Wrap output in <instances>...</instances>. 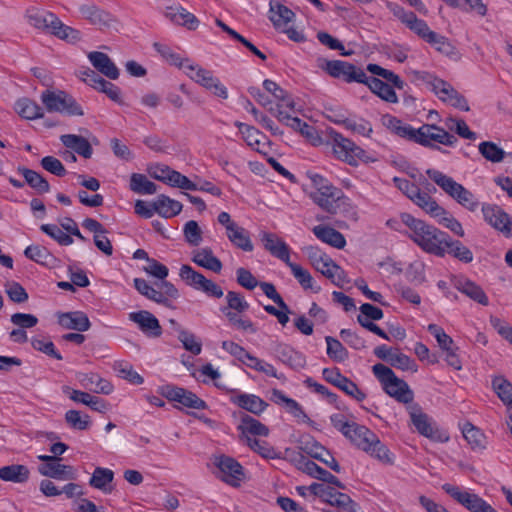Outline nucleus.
I'll return each instance as SVG.
<instances>
[{
  "instance_id": "nucleus-26",
  "label": "nucleus",
  "mask_w": 512,
  "mask_h": 512,
  "mask_svg": "<svg viewBox=\"0 0 512 512\" xmlns=\"http://www.w3.org/2000/svg\"><path fill=\"white\" fill-rule=\"evenodd\" d=\"M362 83L367 85L371 92H373L382 100L388 103L398 102V96L394 91L395 87L390 86L388 83L383 82L379 78L374 76H367L365 74V79H363Z\"/></svg>"
},
{
  "instance_id": "nucleus-49",
  "label": "nucleus",
  "mask_w": 512,
  "mask_h": 512,
  "mask_svg": "<svg viewBox=\"0 0 512 512\" xmlns=\"http://www.w3.org/2000/svg\"><path fill=\"white\" fill-rule=\"evenodd\" d=\"M386 126L400 137L415 141L416 130L412 126L404 124L396 117L388 116L385 118Z\"/></svg>"
},
{
  "instance_id": "nucleus-9",
  "label": "nucleus",
  "mask_w": 512,
  "mask_h": 512,
  "mask_svg": "<svg viewBox=\"0 0 512 512\" xmlns=\"http://www.w3.org/2000/svg\"><path fill=\"white\" fill-rule=\"evenodd\" d=\"M457 138L447 130L434 124H424L416 130V143L429 148L438 149L445 153L438 144L453 147L457 143Z\"/></svg>"
},
{
  "instance_id": "nucleus-19",
  "label": "nucleus",
  "mask_w": 512,
  "mask_h": 512,
  "mask_svg": "<svg viewBox=\"0 0 512 512\" xmlns=\"http://www.w3.org/2000/svg\"><path fill=\"white\" fill-rule=\"evenodd\" d=\"M417 79H420L430 85L432 91L438 96V98L447 102L457 90L447 81L436 77L433 74L424 71L414 72Z\"/></svg>"
},
{
  "instance_id": "nucleus-42",
  "label": "nucleus",
  "mask_w": 512,
  "mask_h": 512,
  "mask_svg": "<svg viewBox=\"0 0 512 512\" xmlns=\"http://www.w3.org/2000/svg\"><path fill=\"white\" fill-rule=\"evenodd\" d=\"M456 288L467 297L478 302L481 305H488L489 300L483 289L470 280H458Z\"/></svg>"
},
{
  "instance_id": "nucleus-15",
  "label": "nucleus",
  "mask_w": 512,
  "mask_h": 512,
  "mask_svg": "<svg viewBox=\"0 0 512 512\" xmlns=\"http://www.w3.org/2000/svg\"><path fill=\"white\" fill-rule=\"evenodd\" d=\"M161 394L169 401L178 402L187 408L196 410H204L207 408V404L204 400L199 398L195 393L182 387L165 385L161 387Z\"/></svg>"
},
{
  "instance_id": "nucleus-41",
  "label": "nucleus",
  "mask_w": 512,
  "mask_h": 512,
  "mask_svg": "<svg viewBox=\"0 0 512 512\" xmlns=\"http://www.w3.org/2000/svg\"><path fill=\"white\" fill-rule=\"evenodd\" d=\"M29 24L37 29H51L56 15L36 8L28 9L26 13Z\"/></svg>"
},
{
  "instance_id": "nucleus-62",
  "label": "nucleus",
  "mask_w": 512,
  "mask_h": 512,
  "mask_svg": "<svg viewBox=\"0 0 512 512\" xmlns=\"http://www.w3.org/2000/svg\"><path fill=\"white\" fill-rule=\"evenodd\" d=\"M428 331L431 335H433L439 347L443 351H450V349H453L455 347L453 339L445 333L442 327L436 325V324H429L428 325Z\"/></svg>"
},
{
  "instance_id": "nucleus-58",
  "label": "nucleus",
  "mask_w": 512,
  "mask_h": 512,
  "mask_svg": "<svg viewBox=\"0 0 512 512\" xmlns=\"http://www.w3.org/2000/svg\"><path fill=\"white\" fill-rule=\"evenodd\" d=\"M114 370L117 372L118 376L128 380L130 383L139 385L142 384L144 379L140 376L127 362H116L114 364Z\"/></svg>"
},
{
  "instance_id": "nucleus-27",
  "label": "nucleus",
  "mask_w": 512,
  "mask_h": 512,
  "mask_svg": "<svg viewBox=\"0 0 512 512\" xmlns=\"http://www.w3.org/2000/svg\"><path fill=\"white\" fill-rule=\"evenodd\" d=\"M60 141L66 148L85 159L91 158L93 154L91 142L81 135L64 134L60 136Z\"/></svg>"
},
{
  "instance_id": "nucleus-51",
  "label": "nucleus",
  "mask_w": 512,
  "mask_h": 512,
  "mask_svg": "<svg viewBox=\"0 0 512 512\" xmlns=\"http://www.w3.org/2000/svg\"><path fill=\"white\" fill-rule=\"evenodd\" d=\"M65 421L71 429L88 430L91 426V419L87 414L78 410H68L65 413Z\"/></svg>"
},
{
  "instance_id": "nucleus-30",
  "label": "nucleus",
  "mask_w": 512,
  "mask_h": 512,
  "mask_svg": "<svg viewBox=\"0 0 512 512\" xmlns=\"http://www.w3.org/2000/svg\"><path fill=\"white\" fill-rule=\"evenodd\" d=\"M192 261L198 266L214 273H220L222 270L221 261L214 256L211 248L209 247L192 251Z\"/></svg>"
},
{
  "instance_id": "nucleus-59",
  "label": "nucleus",
  "mask_w": 512,
  "mask_h": 512,
  "mask_svg": "<svg viewBox=\"0 0 512 512\" xmlns=\"http://www.w3.org/2000/svg\"><path fill=\"white\" fill-rule=\"evenodd\" d=\"M492 385L503 403L512 405V384L500 376L493 379Z\"/></svg>"
},
{
  "instance_id": "nucleus-16",
  "label": "nucleus",
  "mask_w": 512,
  "mask_h": 512,
  "mask_svg": "<svg viewBox=\"0 0 512 512\" xmlns=\"http://www.w3.org/2000/svg\"><path fill=\"white\" fill-rule=\"evenodd\" d=\"M391 12L396 16L402 23H404L410 30L416 33L423 40L428 38V34L432 32L427 23L417 18V16L411 11H405L402 7L396 4L388 5Z\"/></svg>"
},
{
  "instance_id": "nucleus-31",
  "label": "nucleus",
  "mask_w": 512,
  "mask_h": 512,
  "mask_svg": "<svg viewBox=\"0 0 512 512\" xmlns=\"http://www.w3.org/2000/svg\"><path fill=\"white\" fill-rule=\"evenodd\" d=\"M165 15L173 23L184 26L189 30H195L199 25L196 16L180 6L168 7Z\"/></svg>"
},
{
  "instance_id": "nucleus-21",
  "label": "nucleus",
  "mask_w": 512,
  "mask_h": 512,
  "mask_svg": "<svg viewBox=\"0 0 512 512\" xmlns=\"http://www.w3.org/2000/svg\"><path fill=\"white\" fill-rule=\"evenodd\" d=\"M230 401L255 415H260L268 407V403L255 394L237 393L230 397Z\"/></svg>"
},
{
  "instance_id": "nucleus-38",
  "label": "nucleus",
  "mask_w": 512,
  "mask_h": 512,
  "mask_svg": "<svg viewBox=\"0 0 512 512\" xmlns=\"http://www.w3.org/2000/svg\"><path fill=\"white\" fill-rule=\"evenodd\" d=\"M14 109L24 119L34 120L43 117V109L33 100L27 97L18 99Z\"/></svg>"
},
{
  "instance_id": "nucleus-55",
  "label": "nucleus",
  "mask_w": 512,
  "mask_h": 512,
  "mask_svg": "<svg viewBox=\"0 0 512 512\" xmlns=\"http://www.w3.org/2000/svg\"><path fill=\"white\" fill-rule=\"evenodd\" d=\"M325 341L327 344V355L329 358L336 362H343L347 359L348 351L339 340L331 336H326Z\"/></svg>"
},
{
  "instance_id": "nucleus-33",
  "label": "nucleus",
  "mask_w": 512,
  "mask_h": 512,
  "mask_svg": "<svg viewBox=\"0 0 512 512\" xmlns=\"http://www.w3.org/2000/svg\"><path fill=\"white\" fill-rule=\"evenodd\" d=\"M275 354L282 363L293 369H300L305 365V357L288 345H278Z\"/></svg>"
},
{
  "instance_id": "nucleus-48",
  "label": "nucleus",
  "mask_w": 512,
  "mask_h": 512,
  "mask_svg": "<svg viewBox=\"0 0 512 512\" xmlns=\"http://www.w3.org/2000/svg\"><path fill=\"white\" fill-rule=\"evenodd\" d=\"M444 250L445 255L450 254L464 263H470L473 260V253L471 250L464 246L460 241L453 240L450 236H448L447 245L444 246Z\"/></svg>"
},
{
  "instance_id": "nucleus-29",
  "label": "nucleus",
  "mask_w": 512,
  "mask_h": 512,
  "mask_svg": "<svg viewBox=\"0 0 512 512\" xmlns=\"http://www.w3.org/2000/svg\"><path fill=\"white\" fill-rule=\"evenodd\" d=\"M59 324L65 329L87 331L91 324L87 315L81 311L62 313L58 317Z\"/></svg>"
},
{
  "instance_id": "nucleus-34",
  "label": "nucleus",
  "mask_w": 512,
  "mask_h": 512,
  "mask_svg": "<svg viewBox=\"0 0 512 512\" xmlns=\"http://www.w3.org/2000/svg\"><path fill=\"white\" fill-rule=\"evenodd\" d=\"M363 451L384 465H392L394 463V455L388 447L380 441L377 435L374 436L373 441L368 443Z\"/></svg>"
},
{
  "instance_id": "nucleus-50",
  "label": "nucleus",
  "mask_w": 512,
  "mask_h": 512,
  "mask_svg": "<svg viewBox=\"0 0 512 512\" xmlns=\"http://www.w3.org/2000/svg\"><path fill=\"white\" fill-rule=\"evenodd\" d=\"M479 153L492 163L502 162L505 158V151L496 143L491 141H483L478 146Z\"/></svg>"
},
{
  "instance_id": "nucleus-17",
  "label": "nucleus",
  "mask_w": 512,
  "mask_h": 512,
  "mask_svg": "<svg viewBox=\"0 0 512 512\" xmlns=\"http://www.w3.org/2000/svg\"><path fill=\"white\" fill-rule=\"evenodd\" d=\"M79 13L91 25L99 28L109 27L115 22V17L107 10L94 3H85L79 6Z\"/></svg>"
},
{
  "instance_id": "nucleus-56",
  "label": "nucleus",
  "mask_w": 512,
  "mask_h": 512,
  "mask_svg": "<svg viewBox=\"0 0 512 512\" xmlns=\"http://www.w3.org/2000/svg\"><path fill=\"white\" fill-rule=\"evenodd\" d=\"M158 293L162 295L165 302H158L168 308H174L173 301L179 297L178 289L165 279L157 285Z\"/></svg>"
},
{
  "instance_id": "nucleus-40",
  "label": "nucleus",
  "mask_w": 512,
  "mask_h": 512,
  "mask_svg": "<svg viewBox=\"0 0 512 512\" xmlns=\"http://www.w3.org/2000/svg\"><path fill=\"white\" fill-rule=\"evenodd\" d=\"M226 235L229 241L235 247L246 252H251L253 250L254 247L250 238V234L242 226H239L238 224L235 225L233 228L226 232Z\"/></svg>"
},
{
  "instance_id": "nucleus-37",
  "label": "nucleus",
  "mask_w": 512,
  "mask_h": 512,
  "mask_svg": "<svg viewBox=\"0 0 512 512\" xmlns=\"http://www.w3.org/2000/svg\"><path fill=\"white\" fill-rule=\"evenodd\" d=\"M183 205L166 195H159L154 201V210L164 218H171L182 211Z\"/></svg>"
},
{
  "instance_id": "nucleus-60",
  "label": "nucleus",
  "mask_w": 512,
  "mask_h": 512,
  "mask_svg": "<svg viewBox=\"0 0 512 512\" xmlns=\"http://www.w3.org/2000/svg\"><path fill=\"white\" fill-rule=\"evenodd\" d=\"M445 125L449 130H454L460 137L468 140H475L476 133L471 131L463 119L447 118Z\"/></svg>"
},
{
  "instance_id": "nucleus-64",
  "label": "nucleus",
  "mask_w": 512,
  "mask_h": 512,
  "mask_svg": "<svg viewBox=\"0 0 512 512\" xmlns=\"http://www.w3.org/2000/svg\"><path fill=\"white\" fill-rule=\"evenodd\" d=\"M178 339L183 344V347L193 355H199L201 353L202 343L193 333L186 330H180Z\"/></svg>"
},
{
  "instance_id": "nucleus-32",
  "label": "nucleus",
  "mask_w": 512,
  "mask_h": 512,
  "mask_svg": "<svg viewBox=\"0 0 512 512\" xmlns=\"http://www.w3.org/2000/svg\"><path fill=\"white\" fill-rule=\"evenodd\" d=\"M312 231L320 241L334 248L342 249L346 245V240L343 234L332 227L317 225Z\"/></svg>"
},
{
  "instance_id": "nucleus-3",
  "label": "nucleus",
  "mask_w": 512,
  "mask_h": 512,
  "mask_svg": "<svg viewBox=\"0 0 512 512\" xmlns=\"http://www.w3.org/2000/svg\"><path fill=\"white\" fill-rule=\"evenodd\" d=\"M314 190L309 196L313 202L322 210L335 214L338 208V202L345 198L341 189L335 187L328 179L320 174H311L309 176Z\"/></svg>"
},
{
  "instance_id": "nucleus-46",
  "label": "nucleus",
  "mask_w": 512,
  "mask_h": 512,
  "mask_svg": "<svg viewBox=\"0 0 512 512\" xmlns=\"http://www.w3.org/2000/svg\"><path fill=\"white\" fill-rule=\"evenodd\" d=\"M130 189L141 195H153L157 192V186L146 175L133 173L130 178Z\"/></svg>"
},
{
  "instance_id": "nucleus-36",
  "label": "nucleus",
  "mask_w": 512,
  "mask_h": 512,
  "mask_svg": "<svg viewBox=\"0 0 512 512\" xmlns=\"http://www.w3.org/2000/svg\"><path fill=\"white\" fill-rule=\"evenodd\" d=\"M30 477L27 466L12 464L0 468V479L6 482L25 483Z\"/></svg>"
},
{
  "instance_id": "nucleus-54",
  "label": "nucleus",
  "mask_w": 512,
  "mask_h": 512,
  "mask_svg": "<svg viewBox=\"0 0 512 512\" xmlns=\"http://www.w3.org/2000/svg\"><path fill=\"white\" fill-rule=\"evenodd\" d=\"M42 232L54 239L59 245L69 246L73 243V238L66 231L64 232L55 224H42L40 226Z\"/></svg>"
},
{
  "instance_id": "nucleus-63",
  "label": "nucleus",
  "mask_w": 512,
  "mask_h": 512,
  "mask_svg": "<svg viewBox=\"0 0 512 512\" xmlns=\"http://www.w3.org/2000/svg\"><path fill=\"white\" fill-rule=\"evenodd\" d=\"M235 125L239 129V132L242 134L243 139L249 146L255 148L260 144V137L262 136V134L258 129L241 122H236Z\"/></svg>"
},
{
  "instance_id": "nucleus-22",
  "label": "nucleus",
  "mask_w": 512,
  "mask_h": 512,
  "mask_svg": "<svg viewBox=\"0 0 512 512\" xmlns=\"http://www.w3.org/2000/svg\"><path fill=\"white\" fill-rule=\"evenodd\" d=\"M268 18L276 30H281L294 20L295 13L278 1L271 0Z\"/></svg>"
},
{
  "instance_id": "nucleus-14",
  "label": "nucleus",
  "mask_w": 512,
  "mask_h": 512,
  "mask_svg": "<svg viewBox=\"0 0 512 512\" xmlns=\"http://www.w3.org/2000/svg\"><path fill=\"white\" fill-rule=\"evenodd\" d=\"M322 68L334 78H342L348 83H362L365 79V72L355 65L341 60L325 61Z\"/></svg>"
},
{
  "instance_id": "nucleus-23",
  "label": "nucleus",
  "mask_w": 512,
  "mask_h": 512,
  "mask_svg": "<svg viewBox=\"0 0 512 512\" xmlns=\"http://www.w3.org/2000/svg\"><path fill=\"white\" fill-rule=\"evenodd\" d=\"M88 59L93 67L107 78L116 80L119 77V69L107 54L93 51L88 54Z\"/></svg>"
},
{
  "instance_id": "nucleus-18",
  "label": "nucleus",
  "mask_w": 512,
  "mask_h": 512,
  "mask_svg": "<svg viewBox=\"0 0 512 512\" xmlns=\"http://www.w3.org/2000/svg\"><path fill=\"white\" fill-rule=\"evenodd\" d=\"M129 319L136 323L147 337L158 338L162 335V327L159 320L147 310L132 312L129 314Z\"/></svg>"
},
{
  "instance_id": "nucleus-12",
  "label": "nucleus",
  "mask_w": 512,
  "mask_h": 512,
  "mask_svg": "<svg viewBox=\"0 0 512 512\" xmlns=\"http://www.w3.org/2000/svg\"><path fill=\"white\" fill-rule=\"evenodd\" d=\"M213 463L219 471L217 474L219 479L234 487L240 485L244 471L236 459L226 455H216L213 458Z\"/></svg>"
},
{
  "instance_id": "nucleus-57",
  "label": "nucleus",
  "mask_w": 512,
  "mask_h": 512,
  "mask_svg": "<svg viewBox=\"0 0 512 512\" xmlns=\"http://www.w3.org/2000/svg\"><path fill=\"white\" fill-rule=\"evenodd\" d=\"M223 312H224L225 316L227 317L228 321L230 322V324L234 328L244 331V332H249L252 334L256 333L257 329H256L254 323L250 319L243 318V317L239 316L238 313H236V312L226 311V309H223Z\"/></svg>"
},
{
  "instance_id": "nucleus-35",
  "label": "nucleus",
  "mask_w": 512,
  "mask_h": 512,
  "mask_svg": "<svg viewBox=\"0 0 512 512\" xmlns=\"http://www.w3.org/2000/svg\"><path fill=\"white\" fill-rule=\"evenodd\" d=\"M81 385L94 392L108 395L113 391V385L96 373H88L80 378Z\"/></svg>"
},
{
  "instance_id": "nucleus-10",
  "label": "nucleus",
  "mask_w": 512,
  "mask_h": 512,
  "mask_svg": "<svg viewBox=\"0 0 512 512\" xmlns=\"http://www.w3.org/2000/svg\"><path fill=\"white\" fill-rule=\"evenodd\" d=\"M179 277L187 285L197 291L205 293L209 297L221 298L223 296L222 288L207 279L203 274L193 269L190 265L184 264L180 267Z\"/></svg>"
},
{
  "instance_id": "nucleus-52",
  "label": "nucleus",
  "mask_w": 512,
  "mask_h": 512,
  "mask_svg": "<svg viewBox=\"0 0 512 512\" xmlns=\"http://www.w3.org/2000/svg\"><path fill=\"white\" fill-rule=\"evenodd\" d=\"M367 70L376 76H380L385 79L387 82L391 83L393 87L402 90L405 86L404 81L393 71L385 69L377 64H368Z\"/></svg>"
},
{
  "instance_id": "nucleus-45",
  "label": "nucleus",
  "mask_w": 512,
  "mask_h": 512,
  "mask_svg": "<svg viewBox=\"0 0 512 512\" xmlns=\"http://www.w3.org/2000/svg\"><path fill=\"white\" fill-rule=\"evenodd\" d=\"M114 479V472L108 468L96 467L92 477L89 480V485L93 488L99 489L104 493L111 492L110 484Z\"/></svg>"
},
{
  "instance_id": "nucleus-20",
  "label": "nucleus",
  "mask_w": 512,
  "mask_h": 512,
  "mask_svg": "<svg viewBox=\"0 0 512 512\" xmlns=\"http://www.w3.org/2000/svg\"><path fill=\"white\" fill-rule=\"evenodd\" d=\"M410 417L413 425L421 435L432 440L443 441L438 435V430L433 427L429 416L423 413L418 405L410 407Z\"/></svg>"
},
{
  "instance_id": "nucleus-11",
  "label": "nucleus",
  "mask_w": 512,
  "mask_h": 512,
  "mask_svg": "<svg viewBox=\"0 0 512 512\" xmlns=\"http://www.w3.org/2000/svg\"><path fill=\"white\" fill-rule=\"evenodd\" d=\"M186 75L215 96L221 99L228 98L227 88L221 83L219 78L213 75L212 71L194 63L186 66Z\"/></svg>"
},
{
  "instance_id": "nucleus-1",
  "label": "nucleus",
  "mask_w": 512,
  "mask_h": 512,
  "mask_svg": "<svg viewBox=\"0 0 512 512\" xmlns=\"http://www.w3.org/2000/svg\"><path fill=\"white\" fill-rule=\"evenodd\" d=\"M400 219L410 230L408 237L424 252L438 257L445 256L444 246L447 245L449 236L446 232L409 213H402Z\"/></svg>"
},
{
  "instance_id": "nucleus-24",
  "label": "nucleus",
  "mask_w": 512,
  "mask_h": 512,
  "mask_svg": "<svg viewBox=\"0 0 512 512\" xmlns=\"http://www.w3.org/2000/svg\"><path fill=\"white\" fill-rule=\"evenodd\" d=\"M315 269L338 287H343L345 283L349 282L345 271L328 256H326Z\"/></svg>"
},
{
  "instance_id": "nucleus-5",
  "label": "nucleus",
  "mask_w": 512,
  "mask_h": 512,
  "mask_svg": "<svg viewBox=\"0 0 512 512\" xmlns=\"http://www.w3.org/2000/svg\"><path fill=\"white\" fill-rule=\"evenodd\" d=\"M331 146L334 156L350 166H358L359 163L368 164L377 160L373 155L338 132L331 133Z\"/></svg>"
},
{
  "instance_id": "nucleus-61",
  "label": "nucleus",
  "mask_w": 512,
  "mask_h": 512,
  "mask_svg": "<svg viewBox=\"0 0 512 512\" xmlns=\"http://www.w3.org/2000/svg\"><path fill=\"white\" fill-rule=\"evenodd\" d=\"M183 234L186 242L191 246H198L202 242V230L195 220L185 223Z\"/></svg>"
},
{
  "instance_id": "nucleus-8",
  "label": "nucleus",
  "mask_w": 512,
  "mask_h": 512,
  "mask_svg": "<svg viewBox=\"0 0 512 512\" xmlns=\"http://www.w3.org/2000/svg\"><path fill=\"white\" fill-rule=\"evenodd\" d=\"M41 101L49 112H59L69 116H83L84 111L75 98L65 91L45 90Z\"/></svg>"
},
{
  "instance_id": "nucleus-6",
  "label": "nucleus",
  "mask_w": 512,
  "mask_h": 512,
  "mask_svg": "<svg viewBox=\"0 0 512 512\" xmlns=\"http://www.w3.org/2000/svg\"><path fill=\"white\" fill-rule=\"evenodd\" d=\"M442 490L455 503L469 512H497L496 509L470 488L445 483L442 485Z\"/></svg>"
},
{
  "instance_id": "nucleus-39",
  "label": "nucleus",
  "mask_w": 512,
  "mask_h": 512,
  "mask_svg": "<svg viewBox=\"0 0 512 512\" xmlns=\"http://www.w3.org/2000/svg\"><path fill=\"white\" fill-rule=\"evenodd\" d=\"M303 461V471L306 472L308 475L321 481H324L326 483L333 484L337 487L343 488V485L336 476H334L327 470L323 469L322 467L318 466L315 462L311 460L303 458Z\"/></svg>"
},
{
  "instance_id": "nucleus-44",
  "label": "nucleus",
  "mask_w": 512,
  "mask_h": 512,
  "mask_svg": "<svg viewBox=\"0 0 512 512\" xmlns=\"http://www.w3.org/2000/svg\"><path fill=\"white\" fill-rule=\"evenodd\" d=\"M18 172L24 177L26 183L39 194L48 193L50 185L48 181L38 172L25 168L18 167Z\"/></svg>"
},
{
  "instance_id": "nucleus-7",
  "label": "nucleus",
  "mask_w": 512,
  "mask_h": 512,
  "mask_svg": "<svg viewBox=\"0 0 512 512\" xmlns=\"http://www.w3.org/2000/svg\"><path fill=\"white\" fill-rule=\"evenodd\" d=\"M330 421L336 430L341 432L352 444L361 450H363L368 443H371L376 435L366 426L348 421L341 413L332 414Z\"/></svg>"
},
{
  "instance_id": "nucleus-47",
  "label": "nucleus",
  "mask_w": 512,
  "mask_h": 512,
  "mask_svg": "<svg viewBox=\"0 0 512 512\" xmlns=\"http://www.w3.org/2000/svg\"><path fill=\"white\" fill-rule=\"evenodd\" d=\"M462 434L471 449L483 450L486 444L484 434L473 424L467 422L462 427Z\"/></svg>"
},
{
  "instance_id": "nucleus-4",
  "label": "nucleus",
  "mask_w": 512,
  "mask_h": 512,
  "mask_svg": "<svg viewBox=\"0 0 512 512\" xmlns=\"http://www.w3.org/2000/svg\"><path fill=\"white\" fill-rule=\"evenodd\" d=\"M373 374L379 380L383 390L400 403L408 404L414 399V393L409 385L398 378L388 366L377 363L372 367Z\"/></svg>"
},
{
  "instance_id": "nucleus-53",
  "label": "nucleus",
  "mask_w": 512,
  "mask_h": 512,
  "mask_svg": "<svg viewBox=\"0 0 512 512\" xmlns=\"http://www.w3.org/2000/svg\"><path fill=\"white\" fill-rule=\"evenodd\" d=\"M51 32L60 39L75 42L80 39V32L72 27L62 23L56 16V20L51 25Z\"/></svg>"
},
{
  "instance_id": "nucleus-2",
  "label": "nucleus",
  "mask_w": 512,
  "mask_h": 512,
  "mask_svg": "<svg viewBox=\"0 0 512 512\" xmlns=\"http://www.w3.org/2000/svg\"><path fill=\"white\" fill-rule=\"evenodd\" d=\"M426 174L446 194H448L461 206L465 207L471 212H474L478 209L479 201L475 195L466 189L462 184L456 182L452 177L435 169H428Z\"/></svg>"
},
{
  "instance_id": "nucleus-28",
  "label": "nucleus",
  "mask_w": 512,
  "mask_h": 512,
  "mask_svg": "<svg viewBox=\"0 0 512 512\" xmlns=\"http://www.w3.org/2000/svg\"><path fill=\"white\" fill-rule=\"evenodd\" d=\"M238 430L241 432V438L244 442H247V438H252V436L266 437L269 435V428L249 415H244L241 418Z\"/></svg>"
},
{
  "instance_id": "nucleus-13",
  "label": "nucleus",
  "mask_w": 512,
  "mask_h": 512,
  "mask_svg": "<svg viewBox=\"0 0 512 512\" xmlns=\"http://www.w3.org/2000/svg\"><path fill=\"white\" fill-rule=\"evenodd\" d=\"M482 213L484 220L505 237H512V217L500 206L483 204Z\"/></svg>"
},
{
  "instance_id": "nucleus-25",
  "label": "nucleus",
  "mask_w": 512,
  "mask_h": 512,
  "mask_svg": "<svg viewBox=\"0 0 512 512\" xmlns=\"http://www.w3.org/2000/svg\"><path fill=\"white\" fill-rule=\"evenodd\" d=\"M59 461L60 460H54L52 463L39 465V473L43 476L58 480H74L76 478V474L73 467L60 464Z\"/></svg>"
},
{
  "instance_id": "nucleus-43",
  "label": "nucleus",
  "mask_w": 512,
  "mask_h": 512,
  "mask_svg": "<svg viewBox=\"0 0 512 512\" xmlns=\"http://www.w3.org/2000/svg\"><path fill=\"white\" fill-rule=\"evenodd\" d=\"M411 201L431 217L444 214V208L441 207L427 192H423L420 189Z\"/></svg>"
}]
</instances>
